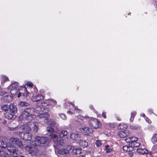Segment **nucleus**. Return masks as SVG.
<instances>
[{
  "instance_id": "1",
  "label": "nucleus",
  "mask_w": 157,
  "mask_h": 157,
  "mask_svg": "<svg viewBox=\"0 0 157 157\" xmlns=\"http://www.w3.org/2000/svg\"><path fill=\"white\" fill-rule=\"evenodd\" d=\"M56 103V101L52 99L45 101L41 103L40 107H37L35 109L33 108L26 109L22 112L19 118L21 120L31 121L36 118V115L35 113L38 114L37 116L41 119L48 118L50 116L47 113L49 111V109L46 107L49 106L53 107Z\"/></svg>"
},
{
  "instance_id": "2",
  "label": "nucleus",
  "mask_w": 157,
  "mask_h": 157,
  "mask_svg": "<svg viewBox=\"0 0 157 157\" xmlns=\"http://www.w3.org/2000/svg\"><path fill=\"white\" fill-rule=\"evenodd\" d=\"M0 147L3 148H6L10 152V157H17L18 154V149L12 145L10 142L7 143L3 141H1Z\"/></svg>"
},
{
  "instance_id": "3",
  "label": "nucleus",
  "mask_w": 157,
  "mask_h": 157,
  "mask_svg": "<svg viewBox=\"0 0 157 157\" xmlns=\"http://www.w3.org/2000/svg\"><path fill=\"white\" fill-rule=\"evenodd\" d=\"M37 144L36 141L32 140L30 142V144L24 147V149L31 155L36 156L39 153L38 149L36 147Z\"/></svg>"
},
{
  "instance_id": "4",
  "label": "nucleus",
  "mask_w": 157,
  "mask_h": 157,
  "mask_svg": "<svg viewBox=\"0 0 157 157\" xmlns=\"http://www.w3.org/2000/svg\"><path fill=\"white\" fill-rule=\"evenodd\" d=\"M67 134L68 133L67 131L63 130L59 133V138H58L57 136L54 134H52L50 136L54 139V141L56 144V145H59L60 144L62 145L64 142L63 141L61 142V140H63L64 139L67 138Z\"/></svg>"
},
{
  "instance_id": "5",
  "label": "nucleus",
  "mask_w": 157,
  "mask_h": 157,
  "mask_svg": "<svg viewBox=\"0 0 157 157\" xmlns=\"http://www.w3.org/2000/svg\"><path fill=\"white\" fill-rule=\"evenodd\" d=\"M67 107L69 109V110L67 112V113L69 115H71L74 113L75 112L77 113H79L81 110L78 109L76 106H75L72 103H67Z\"/></svg>"
},
{
  "instance_id": "6",
  "label": "nucleus",
  "mask_w": 157,
  "mask_h": 157,
  "mask_svg": "<svg viewBox=\"0 0 157 157\" xmlns=\"http://www.w3.org/2000/svg\"><path fill=\"white\" fill-rule=\"evenodd\" d=\"M89 125L93 128H100L101 124L100 121L96 118L90 117V119L88 120Z\"/></svg>"
},
{
  "instance_id": "7",
  "label": "nucleus",
  "mask_w": 157,
  "mask_h": 157,
  "mask_svg": "<svg viewBox=\"0 0 157 157\" xmlns=\"http://www.w3.org/2000/svg\"><path fill=\"white\" fill-rule=\"evenodd\" d=\"M18 83L15 82L10 84L8 87V89L10 90L11 94L12 95H17L19 92V90L17 89L18 88Z\"/></svg>"
},
{
  "instance_id": "8",
  "label": "nucleus",
  "mask_w": 157,
  "mask_h": 157,
  "mask_svg": "<svg viewBox=\"0 0 157 157\" xmlns=\"http://www.w3.org/2000/svg\"><path fill=\"white\" fill-rule=\"evenodd\" d=\"M22 94L25 97H26L28 96L29 94V93L27 91L26 87L25 86H22L20 87V89L19 90L17 97L18 98H19Z\"/></svg>"
},
{
  "instance_id": "9",
  "label": "nucleus",
  "mask_w": 157,
  "mask_h": 157,
  "mask_svg": "<svg viewBox=\"0 0 157 157\" xmlns=\"http://www.w3.org/2000/svg\"><path fill=\"white\" fill-rule=\"evenodd\" d=\"M20 137L23 140H29L32 139V134L29 132L24 133L19 132L18 133Z\"/></svg>"
},
{
  "instance_id": "10",
  "label": "nucleus",
  "mask_w": 157,
  "mask_h": 157,
  "mask_svg": "<svg viewBox=\"0 0 157 157\" xmlns=\"http://www.w3.org/2000/svg\"><path fill=\"white\" fill-rule=\"evenodd\" d=\"M10 141L13 143L16 144L20 148H22L23 147L22 142L19 139L13 137L10 139Z\"/></svg>"
},
{
  "instance_id": "11",
  "label": "nucleus",
  "mask_w": 157,
  "mask_h": 157,
  "mask_svg": "<svg viewBox=\"0 0 157 157\" xmlns=\"http://www.w3.org/2000/svg\"><path fill=\"white\" fill-rule=\"evenodd\" d=\"M49 125L47 128V130L48 131L50 132H54V129L52 127L54 126L55 124V122L51 120H49L47 122Z\"/></svg>"
},
{
  "instance_id": "12",
  "label": "nucleus",
  "mask_w": 157,
  "mask_h": 157,
  "mask_svg": "<svg viewBox=\"0 0 157 157\" xmlns=\"http://www.w3.org/2000/svg\"><path fill=\"white\" fill-rule=\"evenodd\" d=\"M67 148L68 149L72 150L73 152L76 154H79L81 153V149L75 146H67Z\"/></svg>"
},
{
  "instance_id": "13",
  "label": "nucleus",
  "mask_w": 157,
  "mask_h": 157,
  "mask_svg": "<svg viewBox=\"0 0 157 157\" xmlns=\"http://www.w3.org/2000/svg\"><path fill=\"white\" fill-rule=\"evenodd\" d=\"M35 140H37L38 142L40 144H44L46 143L47 138L45 137H39L37 136H36L34 137Z\"/></svg>"
},
{
  "instance_id": "14",
  "label": "nucleus",
  "mask_w": 157,
  "mask_h": 157,
  "mask_svg": "<svg viewBox=\"0 0 157 157\" xmlns=\"http://www.w3.org/2000/svg\"><path fill=\"white\" fill-rule=\"evenodd\" d=\"M32 122H28L27 124H23L21 126L20 128L25 130L30 131L31 130V126L29 123H32Z\"/></svg>"
},
{
  "instance_id": "15",
  "label": "nucleus",
  "mask_w": 157,
  "mask_h": 157,
  "mask_svg": "<svg viewBox=\"0 0 157 157\" xmlns=\"http://www.w3.org/2000/svg\"><path fill=\"white\" fill-rule=\"evenodd\" d=\"M44 98L43 96L38 94L32 96L31 98V100L34 101H38L43 100Z\"/></svg>"
},
{
  "instance_id": "16",
  "label": "nucleus",
  "mask_w": 157,
  "mask_h": 157,
  "mask_svg": "<svg viewBox=\"0 0 157 157\" xmlns=\"http://www.w3.org/2000/svg\"><path fill=\"white\" fill-rule=\"evenodd\" d=\"M129 134V132L128 130H121L118 132L117 135L121 138H124Z\"/></svg>"
},
{
  "instance_id": "17",
  "label": "nucleus",
  "mask_w": 157,
  "mask_h": 157,
  "mask_svg": "<svg viewBox=\"0 0 157 157\" xmlns=\"http://www.w3.org/2000/svg\"><path fill=\"white\" fill-rule=\"evenodd\" d=\"M81 131L85 134H88L89 133H91L93 132L92 129L85 127L82 128L80 129Z\"/></svg>"
},
{
  "instance_id": "18",
  "label": "nucleus",
  "mask_w": 157,
  "mask_h": 157,
  "mask_svg": "<svg viewBox=\"0 0 157 157\" xmlns=\"http://www.w3.org/2000/svg\"><path fill=\"white\" fill-rule=\"evenodd\" d=\"M71 138L74 140H77L80 137V136L77 132H71L70 134Z\"/></svg>"
},
{
  "instance_id": "19",
  "label": "nucleus",
  "mask_w": 157,
  "mask_h": 157,
  "mask_svg": "<svg viewBox=\"0 0 157 157\" xmlns=\"http://www.w3.org/2000/svg\"><path fill=\"white\" fill-rule=\"evenodd\" d=\"M9 108L10 109V112L13 114L17 112V108L16 106L13 104H11L10 105Z\"/></svg>"
},
{
  "instance_id": "20",
  "label": "nucleus",
  "mask_w": 157,
  "mask_h": 157,
  "mask_svg": "<svg viewBox=\"0 0 157 157\" xmlns=\"http://www.w3.org/2000/svg\"><path fill=\"white\" fill-rule=\"evenodd\" d=\"M29 124L31 126L33 129L34 132H36L38 129V123L36 122H32V123H29Z\"/></svg>"
},
{
  "instance_id": "21",
  "label": "nucleus",
  "mask_w": 157,
  "mask_h": 157,
  "mask_svg": "<svg viewBox=\"0 0 157 157\" xmlns=\"http://www.w3.org/2000/svg\"><path fill=\"white\" fill-rule=\"evenodd\" d=\"M136 139H135V140L132 142L131 143V146L133 148V147H138L140 145V143L137 142L138 138L136 137H135Z\"/></svg>"
},
{
  "instance_id": "22",
  "label": "nucleus",
  "mask_w": 157,
  "mask_h": 157,
  "mask_svg": "<svg viewBox=\"0 0 157 157\" xmlns=\"http://www.w3.org/2000/svg\"><path fill=\"white\" fill-rule=\"evenodd\" d=\"M5 116L6 118L11 120L14 119L16 118V116L13 114H11L9 113H7L5 114Z\"/></svg>"
},
{
  "instance_id": "23",
  "label": "nucleus",
  "mask_w": 157,
  "mask_h": 157,
  "mask_svg": "<svg viewBox=\"0 0 157 157\" xmlns=\"http://www.w3.org/2000/svg\"><path fill=\"white\" fill-rule=\"evenodd\" d=\"M137 151L140 154H147L148 152V150L146 149L141 148H138L137 149Z\"/></svg>"
},
{
  "instance_id": "24",
  "label": "nucleus",
  "mask_w": 157,
  "mask_h": 157,
  "mask_svg": "<svg viewBox=\"0 0 157 157\" xmlns=\"http://www.w3.org/2000/svg\"><path fill=\"white\" fill-rule=\"evenodd\" d=\"M123 151L126 152H131L133 150V148L132 147L129 146H124L123 147Z\"/></svg>"
},
{
  "instance_id": "25",
  "label": "nucleus",
  "mask_w": 157,
  "mask_h": 157,
  "mask_svg": "<svg viewBox=\"0 0 157 157\" xmlns=\"http://www.w3.org/2000/svg\"><path fill=\"white\" fill-rule=\"evenodd\" d=\"M69 150H70V149H68L67 147L66 149H61L59 150L58 151V152L59 154L61 155L66 154L69 153Z\"/></svg>"
},
{
  "instance_id": "26",
  "label": "nucleus",
  "mask_w": 157,
  "mask_h": 157,
  "mask_svg": "<svg viewBox=\"0 0 157 157\" xmlns=\"http://www.w3.org/2000/svg\"><path fill=\"white\" fill-rule=\"evenodd\" d=\"M79 145L83 147H86L88 145L87 142L82 140H80L79 141Z\"/></svg>"
},
{
  "instance_id": "27",
  "label": "nucleus",
  "mask_w": 157,
  "mask_h": 157,
  "mask_svg": "<svg viewBox=\"0 0 157 157\" xmlns=\"http://www.w3.org/2000/svg\"><path fill=\"white\" fill-rule=\"evenodd\" d=\"M6 149H1L0 150V156L2 157H8L9 155L5 153Z\"/></svg>"
},
{
  "instance_id": "28",
  "label": "nucleus",
  "mask_w": 157,
  "mask_h": 157,
  "mask_svg": "<svg viewBox=\"0 0 157 157\" xmlns=\"http://www.w3.org/2000/svg\"><path fill=\"white\" fill-rule=\"evenodd\" d=\"M128 127L127 125L125 124L122 123L120 124L118 126V128L119 129L121 130H128L125 129Z\"/></svg>"
},
{
  "instance_id": "29",
  "label": "nucleus",
  "mask_w": 157,
  "mask_h": 157,
  "mask_svg": "<svg viewBox=\"0 0 157 157\" xmlns=\"http://www.w3.org/2000/svg\"><path fill=\"white\" fill-rule=\"evenodd\" d=\"M18 105L21 107L28 106L30 105V103L24 101H20L18 103Z\"/></svg>"
},
{
  "instance_id": "30",
  "label": "nucleus",
  "mask_w": 157,
  "mask_h": 157,
  "mask_svg": "<svg viewBox=\"0 0 157 157\" xmlns=\"http://www.w3.org/2000/svg\"><path fill=\"white\" fill-rule=\"evenodd\" d=\"M136 139L135 137H132L130 138H127L125 139V140L127 143H129V145L131 146V143L133 141L135 140Z\"/></svg>"
},
{
  "instance_id": "31",
  "label": "nucleus",
  "mask_w": 157,
  "mask_h": 157,
  "mask_svg": "<svg viewBox=\"0 0 157 157\" xmlns=\"http://www.w3.org/2000/svg\"><path fill=\"white\" fill-rule=\"evenodd\" d=\"M77 118L78 119H80L81 120H82V121H85V120L88 121V120L90 119V117H84L80 115L78 116H77Z\"/></svg>"
},
{
  "instance_id": "32",
  "label": "nucleus",
  "mask_w": 157,
  "mask_h": 157,
  "mask_svg": "<svg viewBox=\"0 0 157 157\" xmlns=\"http://www.w3.org/2000/svg\"><path fill=\"white\" fill-rule=\"evenodd\" d=\"M105 150L106 153L110 152L112 151V149L110 147V146L109 145L105 146Z\"/></svg>"
},
{
  "instance_id": "33",
  "label": "nucleus",
  "mask_w": 157,
  "mask_h": 157,
  "mask_svg": "<svg viewBox=\"0 0 157 157\" xmlns=\"http://www.w3.org/2000/svg\"><path fill=\"white\" fill-rule=\"evenodd\" d=\"M9 108L8 105H3L1 107V109L2 110L5 112L8 111Z\"/></svg>"
},
{
  "instance_id": "34",
  "label": "nucleus",
  "mask_w": 157,
  "mask_h": 157,
  "mask_svg": "<svg viewBox=\"0 0 157 157\" xmlns=\"http://www.w3.org/2000/svg\"><path fill=\"white\" fill-rule=\"evenodd\" d=\"M4 99L5 101H10L12 100L13 98H12L10 96H8L6 97H4Z\"/></svg>"
},
{
  "instance_id": "35",
  "label": "nucleus",
  "mask_w": 157,
  "mask_h": 157,
  "mask_svg": "<svg viewBox=\"0 0 157 157\" xmlns=\"http://www.w3.org/2000/svg\"><path fill=\"white\" fill-rule=\"evenodd\" d=\"M151 140L152 142H157V133L153 135Z\"/></svg>"
},
{
  "instance_id": "36",
  "label": "nucleus",
  "mask_w": 157,
  "mask_h": 157,
  "mask_svg": "<svg viewBox=\"0 0 157 157\" xmlns=\"http://www.w3.org/2000/svg\"><path fill=\"white\" fill-rule=\"evenodd\" d=\"M130 128L132 129H137L139 128L138 126H136L134 124H132L130 126Z\"/></svg>"
},
{
  "instance_id": "37",
  "label": "nucleus",
  "mask_w": 157,
  "mask_h": 157,
  "mask_svg": "<svg viewBox=\"0 0 157 157\" xmlns=\"http://www.w3.org/2000/svg\"><path fill=\"white\" fill-rule=\"evenodd\" d=\"M8 80V78L4 76H2L1 77V80L2 81L4 82Z\"/></svg>"
},
{
  "instance_id": "38",
  "label": "nucleus",
  "mask_w": 157,
  "mask_h": 157,
  "mask_svg": "<svg viewBox=\"0 0 157 157\" xmlns=\"http://www.w3.org/2000/svg\"><path fill=\"white\" fill-rule=\"evenodd\" d=\"M60 117L63 120H65L66 119V117L63 113L59 114Z\"/></svg>"
},
{
  "instance_id": "39",
  "label": "nucleus",
  "mask_w": 157,
  "mask_h": 157,
  "mask_svg": "<svg viewBox=\"0 0 157 157\" xmlns=\"http://www.w3.org/2000/svg\"><path fill=\"white\" fill-rule=\"evenodd\" d=\"M26 85L29 87H32L33 86V84L30 82H28L26 83Z\"/></svg>"
},
{
  "instance_id": "40",
  "label": "nucleus",
  "mask_w": 157,
  "mask_h": 157,
  "mask_svg": "<svg viewBox=\"0 0 157 157\" xmlns=\"http://www.w3.org/2000/svg\"><path fill=\"white\" fill-rule=\"evenodd\" d=\"M95 144L97 146L99 147L101 145L102 143L101 142V141L100 140L96 141Z\"/></svg>"
},
{
  "instance_id": "41",
  "label": "nucleus",
  "mask_w": 157,
  "mask_h": 157,
  "mask_svg": "<svg viewBox=\"0 0 157 157\" xmlns=\"http://www.w3.org/2000/svg\"><path fill=\"white\" fill-rule=\"evenodd\" d=\"M136 114V112H133L131 113V117H132L133 118L134 117Z\"/></svg>"
},
{
  "instance_id": "42",
  "label": "nucleus",
  "mask_w": 157,
  "mask_h": 157,
  "mask_svg": "<svg viewBox=\"0 0 157 157\" xmlns=\"http://www.w3.org/2000/svg\"><path fill=\"white\" fill-rule=\"evenodd\" d=\"M145 120L148 123L150 124L151 123V121L148 119L147 117H146L145 118Z\"/></svg>"
},
{
  "instance_id": "43",
  "label": "nucleus",
  "mask_w": 157,
  "mask_h": 157,
  "mask_svg": "<svg viewBox=\"0 0 157 157\" xmlns=\"http://www.w3.org/2000/svg\"><path fill=\"white\" fill-rule=\"evenodd\" d=\"M6 93L4 91H1L0 92V96H2L5 94Z\"/></svg>"
},
{
  "instance_id": "44",
  "label": "nucleus",
  "mask_w": 157,
  "mask_h": 157,
  "mask_svg": "<svg viewBox=\"0 0 157 157\" xmlns=\"http://www.w3.org/2000/svg\"><path fill=\"white\" fill-rule=\"evenodd\" d=\"M102 117L105 119L106 118V114L105 113L103 112L102 113Z\"/></svg>"
},
{
  "instance_id": "45",
  "label": "nucleus",
  "mask_w": 157,
  "mask_h": 157,
  "mask_svg": "<svg viewBox=\"0 0 157 157\" xmlns=\"http://www.w3.org/2000/svg\"><path fill=\"white\" fill-rule=\"evenodd\" d=\"M134 118H133L132 117H130V121H131V122H132L133 120H134Z\"/></svg>"
},
{
  "instance_id": "46",
  "label": "nucleus",
  "mask_w": 157,
  "mask_h": 157,
  "mask_svg": "<svg viewBox=\"0 0 157 157\" xmlns=\"http://www.w3.org/2000/svg\"><path fill=\"white\" fill-rule=\"evenodd\" d=\"M140 116L141 117H144L145 116V115L144 114V113H143V114H140Z\"/></svg>"
},
{
  "instance_id": "47",
  "label": "nucleus",
  "mask_w": 157,
  "mask_h": 157,
  "mask_svg": "<svg viewBox=\"0 0 157 157\" xmlns=\"http://www.w3.org/2000/svg\"><path fill=\"white\" fill-rule=\"evenodd\" d=\"M133 155V153L132 152L130 153H129V155L130 156H132Z\"/></svg>"
},
{
  "instance_id": "48",
  "label": "nucleus",
  "mask_w": 157,
  "mask_h": 157,
  "mask_svg": "<svg viewBox=\"0 0 157 157\" xmlns=\"http://www.w3.org/2000/svg\"><path fill=\"white\" fill-rule=\"evenodd\" d=\"M152 111L151 109H149L148 110V112H149V113H151Z\"/></svg>"
},
{
  "instance_id": "49",
  "label": "nucleus",
  "mask_w": 157,
  "mask_h": 157,
  "mask_svg": "<svg viewBox=\"0 0 157 157\" xmlns=\"http://www.w3.org/2000/svg\"><path fill=\"white\" fill-rule=\"evenodd\" d=\"M79 157H85L83 155H81V156H80Z\"/></svg>"
},
{
  "instance_id": "50",
  "label": "nucleus",
  "mask_w": 157,
  "mask_h": 157,
  "mask_svg": "<svg viewBox=\"0 0 157 157\" xmlns=\"http://www.w3.org/2000/svg\"><path fill=\"white\" fill-rule=\"evenodd\" d=\"M45 157H48V156L47 155H45Z\"/></svg>"
},
{
  "instance_id": "51",
  "label": "nucleus",
  "mask_w": 157,
  "mask_h": 157,
  "mask_svg": "<svg viewBox=\"0 0 157 157\" xmlns=\"http://www.w3.org/2000/svg\"><path fill=\"white\" fill-rule=\"evenodd\" d=\"M1 89V87L0 86V90Z\"/></svg>"
}]
</instances>
